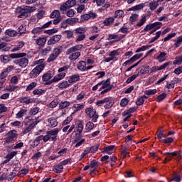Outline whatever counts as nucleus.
Segmentation results:
<instances>
[{
	"label": "nucleus",
	"mask_w": 182,
	"mask_h": 182,
	"mask_svg": "<svg viewBox=\"0 0 182 182\" xmlns=\"http://www.w3.org/2000/svg\"><path fill=\"white\" fill-rule=\"evenodd\" d=\"M113 89V85L110 82V78L107 79L106 80H102L98 82L97 85L92 87V92H101L100 95H106L108 92H110Z\"/></svg>",
	"instance_id": "f257e3e1"
},
{
	"label": "nucleus",
	"mask_w": 182,
	"mask_h": 182,
	"mask_svg": "<svg viewBox=\"0 0 182 182\" xmlns=\"http://www.w3.org/2000/svg\"><path fill=\"white\" fill-rule=\"evenodd\" d=\"M25 56H26V53H13L10 55V58L12 59H17L14 61V63L16 65H18L20 68H26V66H28L29 64V60L25 58Z\"/></svg>",
	"instance_id": "f03ea898"
},
{
	"label": "nucleus",
	"mask_w": 182,
	"mask_h": 182,
	"mask_svg": "<svg viewBox=\"0 0 182 182\" xmlns=\"http://www.w3.org/2000/svg\"><path fill=\"white\" fill-rule=\"evenodd\" d=\"M35 10V7L32 6H18L16 9L15 13L18 14L17 16L18 18L25 19V18H28V16H29V15H31V14H32V12H33Z\"/></svg>",
	"instance_id": "7ed1b4c3"
},
{
	"label": "nucleus",
	"mask_w": 182,
	"mask_h": 182,
	"mask_svg": "<svg viewBox=\"0 0 182 182\" xmlns=\"http://www.w3.org/2000/svg\"><path fill=\"white\" fill-rule=\"evenodd\" d=\"M85 113L87 116L91 119L93 123H97V120L99 119V114L97 111L93 107H87L85 110Z\"/></svg>",
	"instance_id": "20e7f679"
},
{
	"label": "nucleus",
	"mask_w": 182,
	"mask_h": 182,
	"mask_svg": "<svg viewBox=\"0 0 182 182\" xmlns=\"http://www.w3.org/2000/svg\"><path fill=\"white\" fill-rule=\"evenodd\" d=\"M62 50H63V48L62 46L55 48L47 60L48 63H50L51 62L56 60L59 55L62 53Z\"/></svg>",
	"instance_id": "39448f33"
},
{
	"label": "nucleus",
	"mask_w": 182,
	"mask_h": 182,
	"mask_svg": "<svg viewBox=\"0 0 182 182\" xmlns=\"http://www.w3.org/2000/svg\"><path fill=\"white\" fill-rule=\"evenodd\" d=\"M75 6L76 0H68L60 6V11L61 14H66L68 9H70V8H73Z\"/></svg>",
	"instance_id": "423d86ee"
},
{
	"label": "nucleus",
	"mask_w": 182,
	"mask_h": 182,
	"mask_svg": "<svg viewBox=\"0 0 182 182\" xmlns=\"http://www.w3.org/2000/svg\"><path fill=\"white\" fill-rule=\"evenodd\" d=\"M45 69V64H40L37 66H36L30 73L29 76L31 77V79H33L35 77H38L39 75H41V73L42 70Z\"/></svg>",
	"instance_id": "0eeeda50"
},
{
	"label": "nucleus",
	"mask_w": 182,
	"mask_h": 182,
	"mask_svg": "<svg viewBox=\"0 0 182 182\" xmlns=\"http://www.w3.org/2000/svg\"><path fill=\"white\" fill-rule=\"evenodd\" d=\"M18 132L16 130H11L9 131L6 135V137L4 138V142L5 143H12L15 139H16L18 136Z\"/></svg>",
	"instance_id": "6e6552de"
},
{
	"label": "nucleus",
	"mask_w": 182,
	"mask_h": 182,
	"mask_svg": "<svg viewBox=\"0 0 182 182\" xmlns=\"http://www.w3.org/2000/svg\"><path fill=\"white\" fill-rule=\"evenodd\" d=\"M170 65H171V62L164 63L160 66L154 65L150 69V73H156V72H159V70H164V69L168 66H170Z\"/></svg>",
	"instance_id": "1a4fd4ad"
},
{
	"label": "nucleus",
	"mask_w": 182,
	"mask_h": 182,
	"mask_svg": "<svg viewBox=\"0 0 182 182\" xmlns=\"http://www.w3.org/2000/svg\"><path fill=\"white\" fill-rule=\"evenodd\" d=\"M66 76V73H60L59 74L55 75L52 80H50L46 85H52V83H56L60 82L62 79H64Z\"/></svg>",
	"instance_id": "9d476101"
},
{
	"label": "nucleus",
	"mask_w": 182,
	"mask_h": 182,
	"mask_svg": "<svg viewBox=\"0 0 182 182\" xmlns=\"http://www.w3.org/2000/svg\"><path fill=\"white\" fill-rule=\"evenodd\" d=\"M126 36V35H117V34H109L107 38V41H112V43H116V42H120L121 39H123L124 37Z\"/></svg>",
	"instance_id": "9b49d317"
},
{
	"label": "nucleus",
	"mask_w": 182,
	"mask_h": 182,
	"mask_svg": "<svg viewBox=\"0 0 182 182\" xmlns=\"http://www.w3.org/2000/svg\"><path fill=\"white\" fill-rule=\"evenodd\" d=\"M143 56V53L136 54L134 56H132L129 60L125 61L122 65L127 66V65H132V63H134L136 60H139L140 58Z\"/></svg>",
	"instance_id": "f8f14e48"
},
{
	"label": "nucleus",
	"mask_w": 182,
	"mask_h": 182,
	"mask_svg": "<svg viewBox=\"0 0 182 182\" xmlns=\"http://www.w3.org/2000/svg\"><path fill=\"white\" fill-rule=\"evenodd\" d=\"M85 141L86 139L82 138V135H76L73 141V143L74 144H75V147L77 149V147H80V146H82Z\"/></svg>",
	"instance_id": "ddd939ff"
},
{
	"label": "nucleus",
	"mask_w": 182,
	"mask_h": 182,
	"mask_svg": "<svg viewBox=\"0 0 182 182\" xmlns=\"http://www.w3.org/2000/svg\"><path fill=\"white\" fill-rule=\"evenodd\" d=\"M51 139V141H56L58 140V134H59V129L55 128L47 132Z\"/></svg>",
	"instance_id": "4468645a"
},
{
	"label": "nucleus",
	"mask_w": 182,
	"mask_h": 182,
	"mask_svg": "<svg viewBox=\"0 0 182 182\" xmlns=\"http://www.w3.org/2000/svg\"><path fill=\"white\" fill-rule=\"evenodd\" d=\"M83 49L82 44H77L74 46L70 48H68L66 51V55H70V53H73V52H78L77 50H82Z\"/></svg>",
	"instance_id": "2eb2a0df"
},
{
	"label": "nucleus",
	"mask_w": 182,
	"mask_h": 182,
	"mask_svg": "<svg viewBox=\"0 0 182 182\" xmlns=\"http://www.w3.org/2000/svg\"><path fill=\"white\" fill-rule=\"evenodd\" d=\"M113 105H114V100L112 97L105 98V109H112Z\"/></svg>",
	"instance_id": "dca6fc26"
},
{
	"label": "nucleus",
	"mask_w": 182,
	"mask_h": 182,
	"mask_svg": "<svg viewBox=\"0 0 182 182\" xmlns=\"http://www.w3.org/2000/svg\"><path fill=\"white\" fill-rule=\"evenodd\" d=\"M62 39V36L60 35H55L51 37L47 42V44L50 46V45H55L58 43Z\"/></svg>",
	"instance_id": "f3484780"
},
{
	"label": "nucleus",
	"mask_w": 182,
	"mask_h": 182,
	"mask_svg": "<svg viewBox=\"0 0 182 182\" xmlns=\"http://www.w3.org/2000/svg\"><path fill=\"white\" fill-rule=\"evenodd\" d=\"M130 152H129V145H122L121 148V156L122 159L130 157Z\"/></svg>",
	"instance_id": "a211bd4d"
},
{
	"label": "nucleus",
	"mask_w": 182,
	"mask_h": 182,
	"mask_svg": "<svg viewBox=\"0 0 182 182\" xmlns=\"http://www.w3.org/2000/svg\"><path fill=\"white\" fill-rule=\"evenodd\" d=\"M72 102L69 101H61L58 103V109L57 110L58 112H60V110H63V109H68V107H70Z\"/></svg>",
	"instance_id": "6ab92c4d"
},
{
	"label": "nucleus",
	"mask_w": 182,
	"mask_h": 182,
	"mask_svg": "<svg viewBox=\"0 0 182 182\" xmlns=\"http://www.w3.org/2000/svg\"><path fill=\"white\" fill-rule=\"evenodd\" d=\"M68 80L70 85H73V83H76L80 80V75L79 74H73L70 75L68 77Z\"/></svg>",
	"instance_id": "aec40b11"
},
{
	"label": "nucleus",
	"mask_w": 182,
	"mask_h": 182,
	"mask_svg": "<svg viewBox=\"0 0 182 182\" xmlns=\"http://www.w3.org/2000/svg\"><path fill=\"white\" fill-rule=\"evenodd\" d=\"M20 103H25V105H29L31 103H35L36 100L35 98H31V97H23L19 100Z\"/></svg>",
	"instance_id": "412c9836"
},
{
	"label": "nucleus",
	"mask_w": 182,
	"mask_h": 182,
	"mask_svg": "<svg viewBox=\"0 0 182 182\" xmlns=\"http://www.w3.org/2000/svg\"><path fill=\"white\" fill-rule=\"evenodd\" d=\"M47 123H48V127H51V128L56 127V126H58V124L56 118L53 117L48 118L47 119Z\"/></svg>",
	"instance_id": "4be33fe9"
},
{
	"label": "nucleus",
	"mask_w": 182,
	"mask_h": 182,
	"mask_svg": "<svg viewBox=\"0 0 182 182\" xmlns=\"http://www.w3.org/2000/svg\"><path fill=\"white\" fill-rule=\"evenodd\" d=\"M28 113V109L26 107L21 108L20 110L16 114V119H22L24 116H26Z\"/></svg>",
	"instance_id": "5701e85b"
},
{
	"label": "nucleus",
	"mask_w": 182,
	"mask_h": 182,
	"mask_svg": "<svg viewBox=\"0 0 182 182\" xmlns=\"http://www.w3.org/2000/svg\"><path fill=\"white\" fill-rule=\"evenodd\" d=\"M156 59L159 63H163V62H165L166 59H167V53L160 51Z\"/></svg>",
	"instance_id": "b1692460"
},
{
	"label": "nucleus",
	"mask_w": 182,
	"mask_h": 182,
	"mask_svg": "<svg viewBox=\"0 0 182 182\" xmlns=\"http://www.w3.org/2000/svg\"><path fill=\"white\" fill-rule=\"evenodd\" d=\"M90 167L91 168L90 174H93L99 167V162L96 161V160L92 161L90 164Z\"/></svg>",
	"instance_id": "393cba45"
},
{
	"label": "nucleus",
	"mask_w": 182,
	"mask_h": 182,
	"mask_svg": "<svg viewBox=\"0 0 182 182\" xmlns=\"http://www.w3.org/2000/svg\"><path fill=\"white\" fill-rule=\"evenodd\" d=\"M70 86H71V85L68 80H64V81L58 83L57 85L58 89H60V90H63L64 89H68V87H70Z\"/></svg>",
	"instance_id": "a878e982"
},
{
	"label": "nucleus",
	"mask_w": 182,
	"mask_h": 182,
	"mask_svg": "<svg viewBox=\"0 0 182 182\" xmlns=\"http://www.w3.org/2000/svg\"><path fill=\"white\" fill-rule=\"evenodd\" d=\"M52 77H53V74H52V72L48 71L43 75L42 80L43 82H47V83H48L50 82Z\"/></svg>",
	"instance_id": "bb28decb"
},
{
	"label": "nucleus",
	"mask_w": 182,
	"mask_h": 182,
	"mask_svg": "<svg viewBox=\"0 0 182 182\" xmlns=\"http://www.w3.org/2000/svg\"><path fill=\"white\" fill-rule=\"evenodd\" d=\"M36 44L38 45V46H41L43 48L44 45L46 44V37H40L38 38L34 39Z\"/></svg>",
	"instance_id": "cd10ccee"
},
{
	"label": "nucleus",
	"mask_w": 182,
	"mask_h": 182,
	"mask_svg": "<svg viewBox=\"0 0 182 182\" xmlns=\"http://www.w3.org/2000/svg\"><path fill=\"white\" fill-rule=\"evenodd\" d=\"M95 129V124L92 121H89L85 124V133H90Z\"/></svg>",
	"instance_id": "c85d7f7f"
},
{
	"label": "nucleus",
	"mask_w": 182,
	"mask_h": 182,
	"mask_svg": "<svg viewBox=\"0 0 182 182\" xmlns=\"http://www.w3.org/2000/svg\"><path fill=\"white\" fill-rule=\"evenodd\" d=\"M38 123H39V121L38 120L34 121L33 123L30 124L23 130V134H26L29 133V132H31V130H32V129H33V127H35V126H36V124H38Z\"/></svg>",
	"instance_id": "c756f323"
},
{
	"label": "nucleus",
	"mask_w": 182,
	"mask_h": 182,
	"mask_svg": "<svg viewBox=\"0 0 182 182\" xmlns=\"http://www.w3.org/2000/svg\"><path fill=\"white\" fill-rule=\"evenodd\" d=\"M113 22H114V17L111 16L106 18L103 21V24L105 26H111V25H113Z\"/></svg>",
	"instance_id": "7c9ffc66"
},
{
	"label": "nucleus",
	"mask_w": 182,
	"mask_h": 182,
	"mask_svg": "<svg viewBox=\"0 0 182 182\" xmlns=\"http://www.w3.org/2000/svg\"><path fill=\"white\" fill-rule=\"evenodd\" d=\"M68 58L70 60H76V59H79L80 58V52L79 51H75L69 54Z\"/></svg>",
	"instance_id": "2f4dec72"
},
{
	"label": "nucleus",
	"mask_w": 182,
	"mask_h": 182,
	"mask_svg": "<svg viewBox=\"0 0 182 182\" xmlns=\"http://www.w3.org/2000/svg\"><path fill=\"white\" fill-rule=\"evenodd\" d=\"M173 42H174L173 46L175 49L180 48V46H181L182 45V35L177 37L176 39H174Z\"/></svg>",
	"instance_id": "473e14b6"
},
{
	"label": "nucleus",
	"mask_w": 182,
	"mask_h": 182,
	"mask_svg": "<svg viewBox=\"0 0 182 182\" xmlns=\"http://www.w3.org/2000/svg\"><path fill=\"white\" fill-rule=\"evenodd\" d=\"M77 68L78 70H80L81 72H86V62L83 60L78 62Z\"/></svg>",
	"instance_id": "72a5a7b5"
},
{
	"label": "nucleus",
	"mask_w": 182,
	"mask_h": 182,
	"mask_svg": "<svg viewBox=\"0 0 182 182\" xmlns=\"http://www.w3.org/2000/svg\"><path fill=\"white\" fill-rule=\"evenodd\" d=\"M87 32V28L86 27H78L75 29V33L80 35H85Z\"/></svg>",
	"instance_id": "f704fd0d"
},
{
	"label": "nucleus",
	"mask_w": 182,
	"mask_h": 182,
	"mask_svg": "<svg viewBox=\"0 0 182 182\" xmlns=\"http://www.w3.org/2000/svg\"><path fill=\"white\" fill-rule=\"evenodd\" d=\"M146 22H147V17L146 16H143L139 22L136 23L135 26H136V28H141V26H143Z\"/></svg>",
	"instance_id": "c9c22d12"
},
{
	"label": "nucleus",
	"mask_w": 182,
	"mask_h": 182,
	"mask_svg": "<svg viewBox=\"0 0 182 182\" xmlns=\"http://www.w3.org/2000/svg\"><path fill=\"white\" fill-rule=\"evenodd\" d=\"M5 34L11 38H15V36H18V31L12 29H8L6 31Z\"/></svg>",
	"instance_id": "e433bc0d"
},
{
	"label": "nucleus",
	"mask_w": 182,
	"mask_h": 182,
	"mask_svg": "<svg viewBox=\"0 0 182 182\" xmlns=\"http://www.w3.org/2000/svg\"><path fill=\"white\" fill-rule=\"evenodd\" d=\"M85 97H86V92H81L76 96L75 100L78 102V103H80V102H83Z\"/></svg>",
	"instance_id": "4c0bfd02"
},
{
	"label": "nucleus",
	"mask_w": 182,
	"mask_h": 182,
	"mask_svg": "<svg viewBox=\"0 0 182 182\" xmlns=\"http://www.w3.org/2000/svg\"><path fill=\"white\" fill-rule=\"evenodd\" d=\"M23 46H25V42L23 41H19L16 46L12 49L11 51L13 52H18V50H21L23 48Z\"/></svg>",
	"instance_id": "58836bf2"
},
{
	"label": "nucleus",
	"mask_w": 182,
	"mask_h": 182,
	"mask_svg": "<svg viewBox=\"0 0 182 182\" xmlns=\"http://www.w3.org/2000/svg\"><path fill=\"white\" fill-rule=\"evenodd\" d=\"M136 110H137V107H132L129 108L128 110L124 111L122 112V116L125 117L126 116H127V114H132V113H134Z\"/></svg>",
	"instance_id": "ea45409f"
},
{
	"label": "nucleus",
	"mask_w": 182,
	"mask_h": 182,
	"mask_svg": "<svg viewBox=\"0 0 182 182\" xmlns=\"http://www.w3.org/2000/svg\"><path fill=\"white\" fill-rule=\"evenodd\" d=\"M164 156H166V158H168V160L169 161H171V160H173V157H176V156H177V151H174V152H166L163 154Z\"/></svg>",
	"instance_id": "a19ab883"
},
{
	"label": "nucleus",
	"mask_w": 182,
	"mask_h": 182,
	"mask_svg": "<svg viewBox=\"0 0 182 182\" xmlns=\"http://www.w3.org/2000/svg\"><path fill=\"white\" fill-rule=\"evenodd\" d=\"M139 20V14H132L131 16L129 17V22L131 25H134L136 22Z\"/></svg>",
	"instance_id": "79ce46f5"
},
{
	"label": "nucleus",
	"mask_w": 182,
	"mask_h": 182,
	"mask_svg": "<svg viewBox=\"0 0 182 182\" xmlns=\"http://www.w3.org/2000/svg\"><path fill=\"white\" fill-rule=\"evenodd\" d=\"M50 18H51V19H55V18H62V16H60V12L58 10H54L50 14Z\"/></svg>",
	"instance_id": "37998d69"
},
{
	"label": "nucleus",
	"mask_w": 182,
	"mask_h": 182,
	"mask_svg": "<svg viewBox=\"0 0 182 182\" xmlns=\"http://www.w3.org/2000/svg\"><path fill=\"white\" fill-rule=\"evenodd\" d=\"M62 171H63V166H62V164L60 163L58 165L54 166L53 167V172L54 173H62Z\"/></svg>",
	"instance_id": "c03bdc74"
},
{
	"label": "nucleus",
	"mask_w": 182,
	"mask_h": 182,
	"mask_svg": "<svg viewBox=\"0 0 182 182\" xmlns=\"http://www.w3.org/2000/svg\"><path fill=\"white\" fill-rule=\"evenodd\" d=\"M150 11H154L159 6V1H153L149 4Z\"/></svg>",
	"instance_id": "a18cd8bd"
},
{
	"label": "nucleus",
	"mask_w": 182,
	"mask_h": 182,
	"mask_svg": "<svg viewBox=\"0 0 182 182\" xmlns=\"http://www.w3.org/2000/svg\"><path fill=\"white\" fill-rule=\"evenodd\" d=\"M114 150V146L113 145L108 146L104 149V153H106V154H112Z\"/></svg>",
	"instance_id": "49530a36"
},
{
	"label": "nucleus",
	"mask_w": 182,
	"mask_h": 182,
	"mask_svg": "<svg viewBox=\"0 0 182 182\" xmlns=\"http://www.w3.org/2000/svg\"><path fill=\"white\" fill-rule=\"evenodd\" d=\"M145 6L144 4H140L129 9V11H140Z\"/></svg>",
	"instance_id": "de8ad7c7"
},
{
	"label": "nucleus",
	"mask_w": 182,
	"mask_h": 182,
	"mask_svg": "<svg viewBox=\"0 0 182 182\" xmlns=\"http://www.w3.org/2000/svg\"><path fill=\"white\" fill-rule=\"evenodd\" d=\"M147 99V97L146 95H143L141 97H139L137 98V101L136 102V106H141V105H143V103H144V100Z\"/></svg>",
	"instance_id": "09e8293b"
},
{
	"label": "nucleus",
	"mask_w": 182,
	"mask_h": 182,
	"mask_svg": "<svg viewBox=\"0 0 182 182\" xmlns=\"http://www.w3.org/2000/svg\"><path fill=\"white\" fill-rule=\"evenodd\" d=\"M124 17V11L123 10H117L115 11L114 18H123Z\"/></svg>",
	"instance_id": "8fccbe9b"
},
{
	"label": "nucleus",
	"mask_w": 182,
	"mask_h": 182,
	"mask_svg": "<svg viewBox=\"0 0 182 182\" xmlns=\"http://www.w3.org/2000/svg\"><path fill=\"white\" fill-rule=\"evenodd\" d=\"M109 56H110L113 60H117L116 56H119V50H113L109 53Z\"/></svg>",
	"instance_id": "3c124183"
},
{
	"label": "nucleus",
	"mask_w": 182,
	"mask_h": 182,
	"mask_svg": "<svg viewBox=\"0 0 182 182\" xmlns=\"http://www.w3.org/2000/svg\"><path fill=\"white\" fill-rule=\"evenodd\" d=\"M51 51L52 47L47 46L46 48L41 50V55H43V56H46V55H48V53H50Z\"/></svg>",
	"instance_id": "603ef678"
},
{
	"label": "nucleus",
	"mask_w": 182,
	"mask_h": 182,
	"mask_svg": "<svg viewBox=\"0 0 182 182\" xmlns=\"http://www.w3.org/2000/svg\"><path fill=\"white\" fill-rule=\"evenodd\" d=\"M39 110H41V109L38 107L31 108L29 111V114H31V116H36V114L39 113Z\"/></svg>",
	"instance_id": "864d4df0"
},
{
	"label": "nucleus",
	"mask_w": 182,
	"mask_h": 182,
	"mask_svg": "<svg viewBox=\"0 0 182 182\" xmlns=\"http://www.w3.org/2000/svg\"><path fill=\"white\" fill-rule=\"evenodd\" d=\"M16 89H19V86L9 85V86L6 87L5 90H7V92H15Z\"/></svg>",
	"instance_id": "5fc2aeb1"
},
{
	"label": "nucleus",
	"mask_w": 182,
	"mask_h": 182,
	"mask_svg": "<svg viewBox=\"0 0 182 182\" xmlns=\"http://www.w3.org/2000/svg\"><path fill=\"white\" fill-rule=\"evenodd\" d=\"M28 173H29V170L23 168L18 172L17 176L18 177H24V176H26Z\"/></svg>",
	"instance_id": "6e6d98bb"
},
{
	"label": "nucleus",
	"mask_w": 182,
	"mask_h": 182,
	"mask_svg": "<svg viewBox=\"0 0 182 182\" xmlns=\"http://www.w3.org/2000/svg\"><path fill=\"white\" fill-rule=\"evenodd\" d=\"M46 92V90H42V89H36L33 91V95H34V96H36L37 95H44V93Z\"/></svg>",
	"instance_id": "4d7b16f0"
},
{
	"label": "nucleus",
	"mask_w": 182,
	"mask_h": 182,
	"mask_svg": "<svg viewBox=\"0 0 182 182\" xmlns=\"http://www.w3.org/2000/svg\"><path fill=\"white\" fill-rule=\"evenodd\" d=\"M119 32H121V33H129L130 31H129V27L126 26V24H124L122 27H121L119 30Z\"/></svg>",
	"instance_id": "13d9d810"
},
{
	"label": "nucleus",
	"mask_w": 182,
	"mask_h": 182,
	"mask_svg": "<svg viewBox=\"0 0 182 182\" xmlns=\"http://www.w3.org/2000/svg\"><path fill=\"white\" fill-rule=\"evenodd\" d=\"M161 31H157L156 33V36L151 38L150 41H149V43H153L154 42H156V41H157V39H159L160 38V36H161Z\"/></svg>",
	"instance_id": "bf43d9fd"
},
{
	"label": "nucleus",
	"mask_w": 182,
	"mask_h": 182,
	"mask_svg": "<svg viewBox=\"0 0 182 182\" xmlns=\"http://www.w3.org/2000/svg\"><path fill=\"white\" fill-rule=\"evenodd\" d=\"M176 36H177V33H171L168 34V36L166 37H165L164 38V42H167L168 41H170V39L173 38H176Z\"/></svg>",
	"instance_id": "052dcab7"
},
{
	"label": "nucleus",
	"mask_w": 182,
	"mask_h": 182,
	"mask_svg": "<svg viewBox=\"0 0 182 182\" xmlns=\"http://www.w3.org/2000/svg\"><path fill=\"white\" fill-rule=\"evenodd\" d=\"M38 83L35 82L30 83L26 88V92H29V90H33V89H35V87H36Z\"/></svg>",
	"instance_id": "680f3d73"
},
{
	"label": "nucleus",
	"mask_w": 182,
	"mask_h": 182,
	"mask_svg": "<svg viewBox=\"0 0 182 182\" xmlns=\"http://www.w3.org/2000/svg\"><path fill=\"white\" fill-rule=\"evenodd\" d=\"M73 107L76 109L77 112L82 110V109L85 108V104H74Z\"/></svg>",
	"instance_id": "e2e57ef3"
},
{
	"label": "nucleus",
	"mask_w": 182,
	"mask_h": 182,
	"mask_svg": "<svg viewBox=\"0 0 182 182\" xmlns=\"http://www.w3.org/2000/svg\"><path fill=\"white\" fill-rule=\"evenodd\" d=\"M119 105H120L121 107H126V106L127 105H129V99L124 98V99L121 100Z\"/></svg>",
	"instance_id": "0e129e2a"
},
{
	"label": "nucleus",
	"mask_w": 182,
	"mask_h": 182,
	"mask_svg": "<svg viewBox=\"0 0 182 182\" xmlns=\"http://www.w3.org/2000/svg\"><path fill=\"white\" fill-rule=\"evenodd\" d=\"M0 60L2 63H8L9 62V57L8 55H1Z\"/></svg>",
	"instance_id": "69168bd1"
},
{
	"label": "nucleus",
	"mask_w": 182,
	"mask_h": 182,
	"mask_svg": "<svg viewBox=\"0 0 182 182\" xmlns=\"http://www.w3.org/2000/svg\"><path fill=\"white\" fill-rule=\"evenodd\" d=\"M154 29L153 27V23L147 24L144 28L142 30V32H149V31H151Z\"/></svg>",
	"instance_id": "338daca9"
},
{
	"label": "nucleus",
	"mask_w": 182,
	"mask_h": 182,
	"mask_svg": "<svg viewBox=\"0 0 182 182\" xmlns=\"http://www.w3.org/2000/svg\"><path fill=\"white\" fill-rule=\"evenodd\" d=\"M182 63V56L176 57L175 60L173 62V65H181Z\"/></svg>",
	"instance_id": "774afa93"
}]
</instances>
